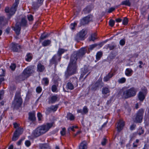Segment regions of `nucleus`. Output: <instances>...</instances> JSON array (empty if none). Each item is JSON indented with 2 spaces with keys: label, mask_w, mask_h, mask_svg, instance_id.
Returning <instances> with one entry per match:
<instances>
[{
  "label": "nucleus",
  "mask_w": 149,
  "mask_h": 149,
  "mask_svg": "<svg viewBox=\"0 0 149 149\" xmlns=\"http://www.w3.org/2000/svg\"><path fill=\"white\" fill-rule=\"evenodd\" d=\"M24 138H22L19 140L17 143V144L18 145H20L21 144L22 141L24 140Z\"/></svg>",
  "instance_id": "0e129e2a"
},
{
  "label": "nucleus",
  "mask_w": 149,
  "mask_h": 149,
  "mask_svg": "<svg viewBox=\"0 0 149 149\" xmlns=\"http://www.w3.org/2000/svg\"><path fill=\"white\" fill-rule=\"evenodd\" d=\"M5 22L4 19H0V29H1L5 24Z\"/></svg>",
  "instance_id": "4c0bfd02"
},
{
  "label": "nucleus",
  "mask_w": 149,
  "mask_h": 149,
  "mask_svg": "<svg viewBox=\"0 0 149 149\" xmlns=\"http://www.w3.org/2000/svg\"><path fill=\"white\" fill-rule=\"evenodd\" d=\"M138 97L141 101H143L145 98L143 93L141 91H140L138 95Z\"/></svg>",
  "instance_id": "b1692460"
},
{
  "label": "nucleus",
  "mask_w": 149,
  "mask_h": 149,
  "mask_svg": "<svg viewBox=\"0 0 149 149\" xmlns=\"http://www.w3.org/2000/svg\"><path fill=\"white\" fill-rule=\"evenodd\" d=\"M19 92H17L15 96V99L12 103V107L14 109H18L22 105V101Z\"/></svg>",
  "instance_id": "7ed1b4c3"
},
{
  "label": "nucleus",
  "mask_w": 149,
  "mask_h": 149,
  "mask_svg": "<svg viewBox=\"0 0 149 149\" xmlns=\"http://www.w3.org/2000/svg\"><path fill=\"white\" fill-rule=\"evenodd\" d=\"M40 149H51L50 146L47 144H42L40 145Z\"/></svg>",
  "instance_id": "bb28decb"
},
{
  "label": "nucleus",
  "mask_w": 149,
  "mask_h": 149,
  "mask_svg": "<svg viewBox=\"0 0 149 149\" xmlns=\"http://www.w3.org/2000/svg\"><path fill=\"white\" fill-rule=\"evenodd\" d=\"M59 104H56L55 105H52L49 107L46 108V113L49 114L51 112H54L56 111L58 107Z\"/></svg>",
  "instance_id": "9b49d317"
},
{
  "label": "nucleus",
  "mask_w": 149,
  "mask_h": 149,
  "mask_svg": "<svg viewBox=\"0 0 149 149\" xmlns=\"http://www.w3.org/2000/svg\"><path fill=\"white\" fill-rule=\"evenodd\" d=\"M93 16L91 15H89L88 16L84 17L82 19H90L93 18Z\"/></svg>",
  "instance_id": "e2e57ef3"
},
{
  "label": "nucleus",
  "mask_w": 149,
  "mask_h": 149,
  "mask_svg": "<svg viewBox=\"0 0 149 149\" xmlns=\"http://www.w3.org/2000/svg\"><path fill=\"white\" fill-rule=\"evenodd\" d=\"M87 145L85 141H84L80 144L79 149H87Z\"/></svg>",
  "instance_id": "393cba45"
},
{
  "label": "nucleus",
  "mask_w": 149,
  "mask_h": 149,
  "mask_svg": "<svg viewBox=\"0 0 149 149\" xmlns=\"http://www.w3.org/2000/svg\"><path fill=\"white\" fill-rule=\"evenodd\" d=\"M59 99L57 95H53L49 98L48 103L49 104L54 103L56 101H58Z\"/></svg>",
  "instance_id": "4468645a"
},
{
  "label": "nucleus",
  "mask_w": 149,
  "mask_h": 149,
  "mask_svg": "<svg viewBox=\"0 0 149 149\" xmlns=\"http://www.w3.org/2000/svg\"><path fill=\"white\" fill-rule=\"evenodd\" d=\"M128 19H123V24L124 25H127L128 24Z\"/></svg>",
  "instance_id": "603ef678"
},
{
  "label": "nucleus",
  "mask_w": 149,
  "mask_h": 149,
  "mask_svg": "<svg viewBox=\"0 0 149 149\" xmlns=\"http://www.w3.org/2000/svg\"><path fill=\"white\" fill-rule=\"evenodd\" d=\"M117 47L116 45L114 42H112L111 44H108L107 46L106 49L109 48L110 50H113L114 48H116Z\"/></svg>",
  "instance_id": "4be33fe9"
},
{
  "label": "nucleus",
  "mask_w": 149,
  "mask_h": 149,
  "mask_svg": "<svg viewBox=\"0 0 149 149\" xmlns=\"http://www.w3.org/2000/svg\"><path fill=\"white\" fill-rule=\"evenodd\" d=\"M69 81L70 82L74 84L75 87H76L77 86L78 80L77 78L76 77L71 78L69 80Z\"/></svg>",
  "instance_id": "412c9836"
},
{
  "label": "nucleus",
  "mask_w": 149,
  "mask_h": 149,
  "mask_svg": "<svg viewBox=\"0 0 149 149\" xmlns=\"http://www.w3.org/2000/svg\"><path fill=\"white\" fill-rule=\"evenodd\" d=\"M25 143L26 146L27 147L29 146L31 144V142L29 140L26 141Z\"/></svg>",
  "instance_id": "4d7b16f0"
},
{
  "label": "nucleus",
  "mask_w": 149,
  "mask_h": 149,
  "mask_svg": "<svg viewBox=\"0 0 149 149\" xmlns=\"http://www.w3.org/2000/svg\"><path fill=\"white\" fill-rule=\"evenodd\" d=\"M34 71L31 66H29L25 68L21 75H19V77L21 80L23 81L25 79L29 77L31 74L33 73Z\"/></svg>",
  "instance_id": "39448f33"
},
{
  "label": "nucleus",
  "mask_w": 149,
  "mask_h": 149,
  "mask_svg": "<svg viewBox=\"0 0 149 149\" xmlns=\"http://www.w3.org/2000/svg\"><path fill=\"white\" fill-rule=\"evenodd\" d=\"M12 46L11 49L14 52H19L21 47L18 44L14 42H12L11 44Z\"/></svg>",
  "instance_id": "9d476101"
},
{
  "label": "nucleus",
  "mask_w": 149,
  "mask_h": 149,
  "mask_svg": "<svg viewBox=\"0 0 149 149\" xmlns=\"http://www.w3.org/2000/svg\"><path fill=\"white\" fill-rule=\"evenodd\" d=\"M133 70L130 68H127L125 72V74L127 76H130L132 74Z\"/></svg>",
  "instance_id": "a878e982"
},
{
  "label": "nucleus",
  "mask_w": 149,
  "mask_h": 149,
  "mask_svg": "<svg viewBox=\"0 0 149 149\" xmlns=\"http://www.w3.org/2000/svg\"><path fill=\"white\" fill-rule=\"evenodd\" d=\"M86 74V73H83V72H81V75H80V77L79 78V79L80 80H81V79H82L84 76Z\"/></svg>",
  "instance_id": "338daca9"
},
{
  "label": "nucleus",
  "mask_w": 149,
  "mask_h": 149,
  "mask_svg": "<svg viewBox=\"0 0 149 149\" xmlns=\"http://www.w3.org/2000/svg\"><path fill=\"white\" fill-rule=\"evenodd\" d=\"M16 68V65L15 63H12L10 66V68L13 71L15 70Z\"/></svg>",
  "instance_id": "c03bdc74"
},
{
  "label": "nucleus",
  "mask_w": 149,
  "mask_h": 149,
  "mask_svg": "<svg viewBox=\"0 0 149 149\" xmlns=\"http://www.w3.org/2000/svg\"><path fill=\"white\" fill-rule=\"evenodd\" d=\"M91 8L90 7H87L84 10V11L85 13H88L91 11Z\"/></svg>",
  "instance_id": "79ce46f5"
},
{
  "label": "nucleus",
  "mask_w": 149,
  "mask_h": 149,
  "mask_svg": "<svg viewBox=\"0 0 149 149\" xmlns=\"http://www.w3.org/2000/svg\"><path fill=\"white\" fill-rule=\"evenodd\" d=\"M138 89L137 88L132 87L123 92L122 95V97L127 99L135 96L136 93Z\"/></svg>",
  "instance_id": "20e7f679"
},
{
  "label": "nucleus",
  "mask_w": 149,
  "mask_h": 149,
  "mask_svg": "<svg viewBox=\"0 0 149 149\" xmlns=\"http://www.w3.org/2000/svg\"><path fill=\"white\" fill-rule=\"evenodd\" d=\"M13 30L15 31V33L17 36L19 35L20 33L21 30V27L19 25L18 23H17L15 26L13 27Z\"/></svg>",
  "instance_id": "f3484780"
},
{
  "label": "nucleus",
  "mask_w": 149,
  "mask_h": 149,
  "mask_svg": "<svg viewBox=\"0 0 149 149\" xmlns=\"http://www.w3.org/2000/svg\"><path fill=\"white\" fill-rule=\"evenodd\" d=\"M17 23H18L21 27H25L28 26L27 21L26 19H18Z\"/></svg>",
  "instance_id": "2eb2a0df"
},
{
  "label": "nucleus",
  "mask_w": 149,
  "mask_h": 149,
  "mask_svg": "<svg viewBox=\"0 0 149 149\" xmlns=\"http://www.w3.org/2000/svg\"><path fill=\"white\" fill-rule=\"evenodd\" d=\"M98 45H99L96 44L92 45L88 48V50L86 48L83 47L73 53L70 58V62L65 73L66 79H68L70 76L76 73L77 69V59L81 58L86 52L89 53L90 50H92Z\"/></svg>",
  "instance_id": "f257e3e1"
},
{
  "label": "nucleus",
  "mask_w": 149,
  "mask_h": 149,
  "mask_svg": "<svg viewBox=\"0 0 149 149\" xmlns=\"http://www.w3.org/2000/svg\"><path fill=\"white\" fill-rule=\"evenodd\" d=\"M56 90L57 87L55 85H52V91L53 92H55Z\"/></svg>",
  "instance_id": "13d9d810"
},
{
  "label": "nucleus",
  "mask_w": 149,
  "mask_h": 149,
  "mask_svg": "<svg viewBox=\"0 0 149 149\" xmlns=\"http://www.w3.org/2000/svg\"><path fill=\"white\" fill-rule=\"evenodd\" d=\"M107 141V139L106 138H104L103 139V141L101 142L102 145L103 146H105L106 145Z\"/></svg>",
  "instance_id": "6e6d98bb"
},
{
  "label": "nucleus",
  "mask_w": 149,
  "mask_h": 149,
  "mask_svg": "<svg viewBox=\"0 0 149 149\" xmlns=\"http://www.w3.org/2000/svg\"><path fill=\"white\" fill-rule=\"evenodd\" d=\"M29 117L28 120L30 121L33 123L35 121L36 118L35 116V113L34 111L29 112L28 114Z\"/></svg>",
  "instance_id": "ddd939ff"
},
{
  "label": "nucleus",
  "mask_w": 149,
  "mask_h": 149,
  "mask_svg": "<svg viewBox=\"0 0 149 149\" xmlns=\"http://www.w3.org/2000/svg\"><path fill=\"white\" fill-rule=\"evenodd\" d=\"M110 91L108 88L104 87L102 89V93L104 95L103 97L106 98L109 96L110 94Z\"/></svg>",
  "instance_id": "f8f14e48"
},
{
  "label": "nucleus",
  "mask_w": 149,
  "mask_h": 149,
  "mask_svg": "<svg viewBox=\"0 0 149 149\" xmlns=\"http://www.w3.org/2000/svg\"><path fill=\"white\" fill-rule=\"evenodd\" d=\"M45 69L44 66L41 63H39L37 65V70L40 72H42Z\"/></svg>",
  "instance_id": "5701e85b"
},
{
  "label": "nucleus",
  "mask_w": 149,
  "mask_h": 149,
  "mask_svg": "<svg viewBox=\"0 0 149 149\" xmlns=\"http://www.w3.org/2000/svg\"><path fill=\"white\" fill-rule=\"evenodd\" d=\"M42 90L40 86L36 88V91L38 93H40Z\"/></svg>",
  "instance_id": "bf43d9fd"
},
{
  "label": "nucleus",
  "mask_w": 149,
  "mask_h": 149,
  "mask_svg": "<svg viewBox=\"0 0 149 149\" xmlns=\"http://www.w3.org/2000/svg\"><path fill=\"white\" fill-rule=\"evenodd\" d=\"M115 21L113 19H110L109 22V25L111 27H113L114 25Z\"/></svg>",
  "instance_id": "a19ab883"
},
{
  "label": "nucleus",
  "mask_w": 149,
  "mask_h": 149,
  "mask_svg": "<svg viewBox=\"0 0 149 149\" xmlns=\"http://www.w3.org/2000/svg\"><path fill=\"white\" fill-rule=\"evenodd\" d=\"M87 33L86 29H82L77 35V37L80 40H84L85 37Z\"/></svg>",
  "instance_id": "1a4fd4ad"
},
{
  "label": "nucleus",
  "mask_w": 149,
  "mask_h": 149,
  "mask_svg": "<svg viewBox=\"0 0 149 149\" xmlns=\"http://www.w3.org/2000/svg\"><path fill=\"white\" fill-rule=\"evenodd\" d=\"M66 86L68 89L72 90L74 89V84L69 82L66 84Z\"/></svg>",
  "instance_id": "c756f323"
},
{
  "label": "nucleus",
  "mask_w": 149,
  "mask_h": 149,
  "mask_svg": "<svg viewBox=\"0 0 149 149\" xmlns=\"http://www.w3.org/2000/svg\"><path fill=\"white\" fill-rule=\"evenodd\" d=\"M67 50L65 49L62 48H59L58 51L57 56L58 57L59 60H61V56L65 52L67 51Z\"/></svg>",
  "instance_id": "aec40b11"
},
{
  "label": "nucleus",
  "mask_w": 149,
  "mask_h": 149,
  "mask_svg": "<svg viewBox=\"0 0 149 149\" xmlns=\"http://www.w3.org/2000/svg\"><path fill=\"white\" fill-rule=\"evenodd\" d=\"M60 60H59L57 55H55L50 60V64L51 65L54 64L56 65L57 64L58 61H60Z\"/></svg>",
  "instance_id": "dca6fc26"
},
{
  "label": "nucleus",
  "mask_w": 149,
  "mask_h": 149,
  "mask_svg": "<svg viewBox=\"0 0 149 149\" xmlns=\"http://www.w3.org/2000/svg\"><path fill=\"white\" fill-rule=\"evenodd\" d=\"M66 117L68 120H73L74 119V116L72 113H69L67 114Z\"/></svg>",
  "instance_id": "c85d7f7f"
},
{
  "label": "nucleus",
  "mask_w": 149,
  "mask_h": 149,
  "mask_svg": "<svg viewBox=\"0 0 149 149\" xmlns=\"http://www.w3.org/2000/svg\"><path fill=\"white\" fill-rule=\"evenodd\" d=\"M102 52H99L96 54V58L97 60H100L102 56Z\"/></svg>",
  "instance_id": "72a5a7b5"
},
{
  "label": "nucleus",
  "mask_w": 149,
  "mask_h": 149,
  "mask_svg": "<svg viewBox=\"0 0 149 149\" xmlns=\"http://www.w3.org/2000/svg\"><path fill=\"white\" fill-rule=\"evenodd\" d=\"M10 31V28L8 27L6 29L5 32L7 33V34H8L9 33Z\"/></svg>",
  "instance_id": "774afa93"
},
{
  "label": "nucleus",
  "mask_w": 149,
  "mask_h": 149,
  "mask_svg": "<svg viewBox=\"0 0 149 149\" xmlns=\"http://www.w3.org/2000/svg\"><path fill=\"white\" fill-rule=\"evenodd\" d=\"M74 126H72L71 127H69L68 129V131L69 132L70 130H71L73 132H74L75 130L74 129Z\"/></svg>",
  "instance_id": "680f3d73"
},
{
  "label": "nucleus",
  "mask_w": 149,
  "mask_h": 149,
  "mask_svg": "<svg viewBox=\"0 0 149 149\" xmlns=\"http://www.w3.org/2000/svg\"><path fill=\"white\" fill-rule=\"evenodd\" d=\"M19 136L17 134H16L14 132L12 138L13 141H15L18 139Z\"/></svg>",
  "instance_id": "c9c22d12"
},
{
  "label": "nucleus",
  "mask_w": 149,
  "mask_h": 149,
  "mask_svg": "<svg viewBox=\"0 0 149 149\" xmlns=\"http://www.w3.org/2000/svg\"><path fill=\"white\" fill-rule=\"evenodd\" d=\"M23 131V128H19L17 129L15 132L14 133L17 134L19 136L22 134Z\"/></svg>",
  "instance_id": "7c9ffc66"
},
{
  "label": "nucleus",
  "mask_w": 149,
  "mask_h": 149,
  "mask_svg": "<svg viewBox=\"0 0 149 149\" xmlns=\"http://www.w3.org/2000/svg\"><path fill=\"white\" fill-rule=\"evenodd\" d=\"M144 110L143 109H140L138 110L136 114L134 121L136 123H141L143 120Z\"/></svg>",
  "instance_id": "423d86ee"
},
{
  "label": "nucleus",
  "mask_w": 149,
  "mask_h": 149,
  "mask_svg": "<svg viewBox=\"0 0 149 149\" xmlns=\"http://www.w3.org/2000/svg\"><path fill=\"white\" fill-rule=\"evenodd\" d=\"M42 116V115L41 113L39 112L38 113L37 117L39 121H41V120Z\"/></svg>",
  "instance_id": "09e8293b"
},
{
  "label": "nucleus",
  "mask_w": 149,
  "mask_h": 149,
  "mask_svg": "<svg viewBox=\"0 0 149 149\" xmlns=\"http://www.w3.org/2000/svg\"><path fill=\"white\" fill-rule=\"evenodd\" d=\"M26 60L27 61H30L32 59V54L30 53H28L26 55Z\"/></svg>",
  "instance_id": "f704fd0d"
},
{
  "label": "nucleus",
  "mask_w": 149,
  "mask_h": 149,
  "mask_svg": "<svg viewBox=\"0 0 149 149\" xmlns=\"http://www.w3.org/2000/svg\"><path fill=\"white\" fill-rule=\"evenodd\" d=\"M19 0H15V2L12 6L17 10V8L19 4Z\"/></svg>",
  "instance_id": "58836bf2"
},
{
  "label": "nucleus",
  "mask_w": 149,
  "mask_h": 149,
  "mask_svg": "<svg viewBox=\"0 0 149 149\" xmlns=\"http://www.w3.org/2000/svg\"><path fill=\"white\" fill-rule=\"evenodd\" d=\"M125 125L124 122L123 120H120L118 123L117 128L118 131L120 132L122 130Z\"/></svg>",
  "instance_id": "a211bd4d"
},
{
  "label": "nucleus",
  "mask_w": 149,
  "mask_h": 149,
  "mask_svg": "<svg viewBox=\"0 0 149 149\" xmlns=\"http://www.w3.org/2000/svg\"><path fill=\"white\" fill-rule=\"evenodd\" d=\"M82 110L84 114H86L88 112V108L86 106L84 107Z\"/></svg>",
  "instance_id": "8fccbe9b"
},
{
  "label": "nucleus",
  "mask_w": 149,
  "mask_h": 149,
  "mask_svg": "<svg viewBox=\"0 0 149 149\" xmlns=\"http://www.w3.org/2000/svg\"><path fill=\"white\" fill-rule=\"evenodd\" d=\"M16 10L13 6L10 8L9 7H6L5 9V11L8 13L7 15L9 18H10L15 13Z\"/></svg>",
  "instance_id": "6e6552de"
},
{
  "label": "nucleus",
  "mask_w": 149,
  "mask_h": 149,
  "mask_svg": "<svg viewBox=\"0 0 149 149\" xmlns=\"http://www.w3.org/2000/svg\"><path fill=\"white\" fill-rule=\"evenodd\" d=\"M103 83L101 79H98L95 83L89 86V88L93 91H95L98 89L100 87L103 86Z\"/></svg>",
  "instance_id": "0eeeda50"
},
{
  "label": "nucleus",
  "mask_w": 149,
  "mask_h": 149,
  "mask_svg": "<svg viewBox=\"0 0 149 149\" xmlns=\"http://www.w3.org/2000/svg\"><path fill=\"white\" fill-rule=\"evenodd\" d=\"M89 19H81L80 24L81 25H84L88 24L90 21H92V20H89Z\"/></svg>",
  "instance_id": "cd10ccee"
},
{
  "label": "nucleus",
  "mask_w": 149,
  "mask_h": 149,
  "mask_svg": "<svg viewBox=\"0 0 149 149\" xmlns=\"http://www.w3.org/2000/svg\"><path fill=\"white\" fill-rule=\"evenodd\" d=\"M114 75V74L113 72L112 71L110 72L106 75L103 78V81H104L107 82L109 81L111 78Z\"/></svg>",
  "instance_id": "6ab92c4d"
},
{
  "label": "nucleus",
  "mask_w": 149,
  "mask_h": 149,
  "mask_svg": "<svg viewBox=\"0 0 149 149\" xmlns=\"http://www.w3.org/2000/svg\"><path fill=\"white\" fill-rule=\"evenodd\" d=\"M121 4L130 6H131V3L129 0H126L125 1H122Z\"/></svg>",
  "instance_id": "2f4dec72"
},
{
  "label": "nucleus",
  "mask_w": 149,
  "mask_h": 149,
  "mask_svg": "<svg viewBox=\"0 0 149 149\" xmlns=\"http://www.w3.org/2000/svg\"><path fill=\"white\" fill-rule=\"evenodd\" d=\"M5 74V71L2 69L0 70V76H4Z\"/></svg>",
  "instance_id": "de8ad7c7"
},
{
  "label": "nucleus",
  "mask_w": 149,
  "mask_h": 149,
  "mask_svg": "<svg viewBox=\"0 0 149 149\" xmlns=\"http://www.w3.org/2000/svg\"><path fill=\"white\" fill-rule=\"evenodd\" d=\"M47 36H47V35H44V34H42L41 35L40 37V40H43L47 37Z\"/></svg>",
  "instance_id": "5fc2aeb1"
},
{
  "label": "nucleus",
  "mask_w": 149,
  "mask_h": 149,
  "mask_svg": "<svg viewBox=\"0 0 149 149\" xmlns=\"http://www.w3.org/2000/svg\"><path fill=\"white\" fill-rule=\"evenodd\" d=\"M126 81V80L125 78L122 77L118 80V82L119 84H122L125 83Z\"/></svg>",
  "instance_id": "ea45409f"
},
{
  "label": "nucleus",
  "mask_w": 149,
  "mask_h": 149,
  "mask_svg": "<svg viewBox=\"0 0 149 149\" xmlns=\"http://www.w3.org/2000/svg\"><path fill=\"white\" fill-rule=\"evenodd\" d=\"M88 72L87 68L86 67H84L82 68L81 70V72L84 73H87Z\"/></svg>",
  "instance_id": "3c124183"
},
{
  "label": "nucleus",
  "mask_w": 149,
  "mask_h": 149,
  "mask_svg": "<svg viewBox=\"0 0 149 149\" xmlns=\"http://www.w3.org/2000/svg\"><path fill=\"white\" fill-rule=\"evenodd\" d=\"M77 24V23L76 22H74L73 23H72L71 24V26H73L71 27V29L73 30L75 26Z\"/></svg>",
  "instance_id": "69168bd1"
},
{
  "label": "nucleus",
  "mask_w": 149,
  "mask_h": 149,
  "mask_svg": "<svg viewBox=\"0 0 149 149\" xmlns=\"http://www.w3.org/2000/svg\"><path fill=\"white\" fill-rule=\"evenodd\" d=\"M96 34L95 33L92 34L91 36V39L90 40V41H94L96 38Z\"/></svg>",
  "instance_id": "a18cd8bd"
},
{
  "label": "nucleus",
  "mask_w": 149,
  "mask_h": 149,
  "mask_svg": "<svg viewBox=\"0 0 149 149\" xmlns=\"http://www.w3.org/2000/svg\"><path fill=\"white\" fill-rule=\"evenodd\" d=\"M51 43V41L49 40H45L42 43V45L44 46H46L49 45Z\"/></svg>",
  "instance_id": "473e14b6"
},
{
  "label": "nucleus",
  "mask_w": 149,
  "mask_h": 149,
  "mask_svg": "<svg viewBox=\"0 0 149 149\" xmlns=\"http://www.w3.org/2000/svg\"><path fill=\"white\" fill-rule=\"evenodd\" d=\"M53 125V123H48L37 128L34 131V136L37 137L45 133L52 127Z\"/></svg>",
  "instance_id": "f03ea898"
},
{
  "label": "nucleus",
  "mask_w": 149,
  "mask_h": 149,
  "mask_svg": "<svg viewBox=\"0 0 149 149\" xmlns=\"http://www.w3.org/2000/svg\"><path fill=\"white\" fill-rule=\"evenodd\" d=\"M38 4L39 3H37L35 2H33L32 4V7L34 9H38L40 6V5H38Z\"/></svg>",
  "instance_id": "e433bc0d"
},
{
  "label": "nucleus",
  "mask_w": 149,
  "mask_h": 149,
  "mask_svg": "<svg viewBox=\"0 0 149 149\" xmlns=\"http://www.w3.org/2000/svg\"><path fill=\"white\" fill-rule=\"evenodd\" d=\"M115 10V8H114L112 7L108 9L107 12L110 13L113 11Z\"/></svg>",
  "instance_id": "052dcab7"
},
{
  "label": "nucleus",
  "mask_w": 149,
  "mask_h": 149,
  "mask_svg": "<svg viewBox=\"0 0 149 149\" xmlns=\"http://www.w3.org/2000/svg\"><path fill=\"white\" fill-rule=\"evenodd\" d=\"M42 80L44 82V84L46 85H47L49 84V80L47 78H44L42 79Z\"/></svg>",
  "instance_id": "49530a36"
},
{
  "label": "nucleus",
  "mask_w": 149,
  "mask_h": 149,
  "mask_svg": "<svg viewBox=\"0 0 149 149\" xmlns=\"http://www.w3.org/2000/svg\"><path fill=\"white\" fill-rule=\"evenodd\" d=\"M125 38H123L120 40L119 42V44L120 45L123 46L125 45Z\"/></svg>",
  "instance_id": "37998d69"
},
{
  "label": "nucleus",
  "mask_w": 149,
  "mask_h": 149,
  "mask_svg": "<svg viewBox=\"0 0 149 149\" xmlns=\"http://www.w3.org/2000/svg\"><path fill=\"white\" fill-rule=\"evenodd\" d=\"M66 129L65 128H63L61 132V134L62 136H64L65 134Z\"/></svg>",
  "instance_id": "864d4df0"
}]
</instances>
